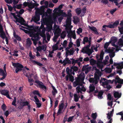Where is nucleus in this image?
<instances>
[{
    "instance_id": "nucleus-1",
    "label": "nucleus",
    "mask_w": 123,
    "mask_h": 123,
    "mask_svg": "<svg viewBox=\"0 0 123 123\" xmlns=\"http://www.w3.org/2000/svg\"><path fill=\"white\" fill-rule=\"evenodd\" d=\"M85 74L84 73H80L77 77H75V81L73 83V86L76 87L78 85H81V83L83 82L85 79Z\"/></svg>"
},
{
    "instance_id": "nucleus-2",
    "label": "nucleus",
    "mask_w": 123,
    "mask_h": 123,
    "mask_svg": "<svg viewBox=\"0 0 123 123\" xmlns=\"http://www.w3.org/2000/svg\"><path fill=\"white\" fill-rule=\"evenodd\" d=\"M12 64L13 66L16 68L15 71L16 73H18V72L21 71L22 70V68H24V67L22 64L18 62H12Z\"/></svg>"
},
{
    "instance_id": "nucleus-3",
    "label": "nucleus",
    "mask_w": 123,
    "mask_h": 123,
    "mask_svg": "<svg viewBox=\"0 0 123 123\" xmlns=\"http://www.w3.org/2000/svg\"><path fill=\"white\" fill-rule=\"evenodd\" d=\"M90 46V45H89L88 44L86 46L84 47L81 50V52L84 53L85 52L88 55H90L92 53L91 50L89 49Z\"/></svg>"
},
{
    "instance_id": "nucleus-4",
    "label": "nucleus",
    "mask_w": 123,
    "mask_h": 123,
    "mask_svg": "<svg viewBox=\"0 0 123 123\" xmlns=\"http://www.w3.org/2000/svg\"><path fill=\"white\" fill-rule=\"evenodd\" d=\"M45 6H40V8L35 7V9L36 10V12L39 13L40 15H42L44 13L45 11V8H44Z\"/></svg>"
},
{
    "instance_id": "nucleus-5",
    "label": "nucleus",
    "mask_w": 123,
    "mask_h": 123,
    "mask_svg": "<svg viewBox=\"0 0 123 123\" xmlns=\"http://www.w3.org/2000/svg\"><path fill=\"white\" fill-rule=\"evenodd\" d=\"M68 31H69V32L71 33V35H70L69 34H68V37H70V40H71V38L72 37L74 39H76V35L75 33H73L72 31H71V28H67V29L66 31L68 33Z\"/></svg>"
},
{
    "instance_id": "nucleus-6",
    "label": "nucleus",
    "mask_w": 123,
    "mask_h": 123,
    "mask_svg": "<svg viewBox=\"0 0 123 123\" xmlns=\"http://www.w3.org/2000/svg\"><path fill=\"white\" fill-rule=\"evenodd\" d=\"M61 29H59V30H55L54 33V41L55 42L56 41V39L60 36L61 32Z\"/></svg>"
},
{
    "instance_id": "nucleus-7",
    "label": "nucleus",
    "mask_w": 123,
    "mask_h": 123,
    "mask_svg": "<svg viewBox=\"0 0 123 123\" xmlns=\"http://www.w3.org/2000/svg\"><path fill=\"white\" fill-rule=\"evenodd\" d=\"M113 65L114 66H117L116 68L118 69L121 70L123 68V61L119 63L114 62L113 64Z\"/></svg>"
},
{
    "instance_id": "nucleus-8",
    "label": "nucleus",
    "mask_w": 123,
    "mask_h": 123,
    "mask_svg": "<svg viewBox=\"0 0 123 123\" xmlns=\"http://www.w3.org/2000/svg\"><path fill=\"white\" fill-rule=\"evenodd\" d=\"M35 82L38 85L40 88L42 89H44L45 90L47 88L43 84V83L42 82L39 80H36Z\"/></svg>"
},
{
    "instance_id": "nucleus-9",
    "label": "nucleus",
    "mask_w": 123,
    "mask_h": 123,
    "mask_svg": "<svg viewBox=\"0 0 123 123\" xmlns=\"http://www.w3.org/2000/svg\"><path fill=\"white\" fill-rule=\"evenodd\" d=\"M119 22L118 21L116 20L115 21L112 25L110 24L108 25V26L109 28H114L115 27H117L118 25L119 24Z\"/></svg>"
},
{
    "instance_id": "nucleus-10",
    "label": "nucleus",
    "mask_w": 123,
    "mask_h": 123,
    "mask_svg": "<svg viewBox=\"0 0 123 123\" xmlns=\"http://www.w3.org/2000/svg\"><path fill=\"white\" fill-rule=\"evenodd\" d=\"M40 15L39 13L36 12L35 16L34 17L33 19L32 18V19L35 22L39 21L40 19Z\"/></svg>"
},
{
    "instance_id": "nucleus-11",
    "label": "nucleus",
    "mask_w": 123,
    "mask_h": 123,
    "mask_svg": "<svg viewBox=\"0 0 123 123\" xmlns=\"http://www.w3.org/2000/svg\"><path fill=\"white\" fill-rule=\"evenodd\" d=\"M91 67H87L86 66H83L82 68V71H85V73L87 74L91 70Z\"/></svg>"
},
{
    "instance_id": "nucleus-12",
    "label": "nucleus",
    "mask_w": 123,
    "mask_h": 123,
    "mask_svg": "<svg viewBox=\"0 0 123 123\" xmlns=\"http://www.w3.org/2000/svg\"><path fill=\"white\" fill-rule=\"evenodd\" d=\"M17 22H19L22 25L25 26H26L27 25V24L25 23L26 22L22 17H20V18H19V19Z\"/></svg>"
},
{
    "instance_id": "nucleus-13",
    "label": "nucleus",
    "mask_w": 123,
    "mask_h": 123,
    "mask_svg": "<svg viewBox=\"0 0 123 123\" xmlns=\"http://www.w3.org/2000/svg\"><path fill=\"white\" fill-rule=\"evenodd\" d=\"M64 107V104L63 103H61L59 104V108L57 113V116L59 115L61 113V111L63 109Z\"/></svg>"
},
{
    "instance_id": "nucleus-14",
    "label": "nucleus",
    "mask_w": 123,
    "mask_h": 123,
    "mask_svg": "<svg viewBox=\"0 0 123 123\" xmlns=\"http://www.w3.org/2000/svg\"><path fill=\"white\" fill-rule=\"evenodd\" d=\"M63 65L65 66L67 64H70L71 63V61L68 57H66L65 59L63 61Z\"/></svg>"
},
{
    "instance_id": "nucleus-15",
    "label": "nucleus",
    "mask_w": 123,
    "mask_h": 123,
    "mask_svg": "<svg viewBox=\"0 0 123 123\" xmlns=\"http://www.w3.org/2000/svg\"><path fill=\"white\" fill-rule=\"evenodd\" d=\"M0 31V37L3 39H4L6 37V34L3 31V28L1 29Z\"/></svg>"
},
{
    "instance_id": "nucleus-16",
    "label": "nucleus",
    "mask_w": 123,
    "mask_h": 123,
    "mask_svg": "<svg viewBox=\"0 0 123 123\" xmlns=\"http://www.w3.org/2000/svg\"><path fill=\"white\" fill-rule=\"evenodd\" d=\"M51 87L52 89V95L54 96L55 97L56 94L57 93V91L55 88V87L53 86V85L51 84Z\"/></svg>"
},
{
    "instance_id": "nucleus-17",
    "label": "nucleus",
    "mask_w": 123,
    "mask_h": 123,
    "mask_svg": "<svg viewBox=\"0 0 123 123\" xmlns=\"http://www.w3.org/2000/svg\"><path fill=\"white\" fill-rule=\"evenodd\" d=\"M89 28L92 31H93L96 35H98L99 33L97 31V29L94 26L91 27L90 26H88Z\"/></svg>"
},
{
    "instance_id": "nucleus-18",
    "label": "nucleus",
    "mask_w": 123,
    "mask_h": 123,
    "mask_svg": "<svg viewBox=\"0 0 123 123\" xmlns=\"http://www.w3.org/2000/svg\"><path fill=\"white\" fill-rule=\"evenodd\" d=\"M13 35L14 37L17 40L20 41L21 40V37L18 36V35L16 34V32L15 31H14L13 33Z\"/></svg>"
},
{
    "instance_id": "nucleus-19",
    "label": "nucleus",
    "mask_w": 123,
    "mask_h": 123,
    "mask_svg": "<svg viewBox=\"0 0 123 123\" xmlns=\"http://www.w3.org/2000/svg\"><path fill=\"white\" fill-rule=\"evenodd\" d=\"M89 93H90L94 91L95 89V87L93 84L90 85L89 87Z\"/></svg>"
},
{
    "instance_id": "nucleus-20",
    "label": "nucleus",
    "mask_w": 123,
    "mask_h": 123,
    "mask_svg": "<svg viewBox=\"0 0 123 123\" xmlns=\"http://www.w3.org/2000/svg\"><path fill=\"white\" fill-rule=\"evenodd\" d=\"M66 81H68V78H69V80L70 81L73 82L74 80V77L73 76L71 75V74L69 75L68 76V79H67V76H66Z\"/></svg>"
},
{
    "instance_id": "nucleus-21",
    "label": "nucleus",
    "mask_w": 123,
    "mask_h": 123,
    "mask_svg": "<svg viewBox=\"0 0 123 123\" xmlns=\"http://www.w3.org/2000/svg\"><path fill=\"white\" fill-rule=\"evenodd\" d=\"M32 42L30 38H28L26 39V46L29 47L32 44Z\"/></svg>"
},
{
    "instance_id": "nucleus-22",
    "label": "nucleus",
    "mask_w": 123,
    "mask_h": 123,
    "mask_svg": "<svg viewBox=\"0 0 123 123\" xmlns=\"http://www.w3.org/2000/svg\"><path fill=\"white\" fill-rule=\"evenodd\" d=\"M114 96L115 98H119L121 97V95L118 92H115L114 93Z\"/></svg>"
},
{
    "instance_id": "nucleus-23",
    "label": "nucleus",
    "mask_w": 123,
    "mask_h": 123,
    "mask_svg": "<svg viewBox=\"0 0 123 123\" xmlns=\"http://www.w3.org/2000/svg\"><path fill=\"white\" fill-rule=\"evenodd\" d=\"M118 44L120 48L123 46V40L121 39H120L118 42Z\"/></svg>"
},
{
    "instance_id": "nucleus-24",
    "label": "nucleus",
    "mask_w": 123,
    "mask_h": 123,
    "mask_svg": "<svg viewBox=\"0 0 123 123\" xmlns=\"http://www.w3.org/2000/svg\"><path fill=\"white\" fill-rule=\"evenodd\" d=\"M71 68V71L72 72V70H73V71H75V72H76L78 70V68L76 66H73L72 67H70Z\"/></svg>"
},
{
    "instance_id": "nucleus-25",
    "label": "nucleus",
    "mask_w": 123,
    "mask_h": 123,
    "mask_svg": "<svg viewBox=\"0 0 123 123\" xmlns=\"http://www.w3.org/2000/svg\"><path fill=\"white\" fill-rule=\"evenodd\" d=\"M1 92L2 95L6 96L9 93V91L7 90H1Z\"/></svg>"
},
{
    "instance_id": "nucleus-26",
    "label": "nucleus",
    "mask_w": 123,
    "mask_h": 123,
    "mask_svg": "<svg viewBox=\"0 0 123 123\" xmlns=\"http://www.w3.org/2000/svg\"><path fill=\"white\" fill-rule=\"evenodd\" d=\"M31 62L34 64H36L40 66H42L43 65L42 63L35 60H31Z\"/></svg>"
},
{
    "instance_id": "nucleus-27",
    "label": "nucleus",
    "mask_w": 123,
    "mask_h": 123,
    "mask_svg": "<svg viewBox=\"0 0 123 123\" xmlns=\"http://www.w3.org/2000/svg\"><path fill=\"white\" fill-rule=\"evenodd\" d=\"M103 93V91H100L98 92V97L99 99H101L103 98V97L102 96Z\"/></svg>"
},
{
    "instance_id": "nucleus-28",
    "label": "nucleus",
    "mask_w": 123,
    "mask_h": 123,
    "mask_svg": "<svg viewBox=\"0 0 123 123\" xmlns=\"http://www.w3.org/2000/svg\"><path fill=\"white\" fill-rule=\"evenodd\" d=\"M71 18L67 17V18L66 20V22L67 25H70L71 24Z\"/></svg>"
},
{
    "instance_id": "nucleus-29",
    "label": "nucleus",
    "mask_w": 123,
    "mask_h": 123,
    "mask_svg": "<svg viewBox=\"0 0 123 123\" xmlns=\"http://www.w3.org/2000/svg\"><path fill=\"white\" fill-rule=\"evenodd\" d=\"M66 73L67 74V75L66 76H67V79H68V76L69 75L71 74H70V72H71V68H70V69L69 67H67L66 68Z\"/></svg>"
},
{
    "instance_id": "nucleus-30",
    "label": "nucleus",
    "mask_w": 123,
    "mask_h": 123,
    "mask_svg": "<svg viewBox=\"0 0 123 123\" xmlns=\"http://www.w3.org/2000/svg\"><path fill=\"white\" fill-rule=\"evenodd\" d=\"M39 34L38 33H37V35H36V36H34L35 37H34L33 39L37 41H39L41 38V37H39Z\"/></svg>"
},
{
    "instance_id": "nucleus-31",
    "label": "nucleus",
    "mask_w": 123,
    "mask_h": 123,
    "mask_svg": "<svg viewBox=\"0 0 123 123\" xmlns=\"http://www.w3.org/2000/svg\"><path fill=\"white\" fill-rule=\"evenodd\" d=\"M115 79L116 80H118V82L119 83L123 84V79H121L118 76H116Z\"/></svg>"
},
{
    "instance_id": "nucleus-32",
    "label": "nucleus",
    "mask_w": 123,
    "mask_h": 123,
    "mask_svg": "<svg viewBox=\"0 0 123 123\" xmlns=\"http://www.w3.org/2000/svg\"><path fill=\"white\" fill-rule=\"evenodd\" d=\"M104 54V53L103 51H102L100 55V58L98 60H100V62H102V60L103 59V57Z\"/></svg>"
},
{
    "instance_id": "nucleus-33",
    "label": "nucleus",
    "mask_w": 123,
    "mask_h": 123,
    "mask_svg": "<svg viewBox=\"0 0 123 123\" xmlns=\"http://www.w3.org/2000/svg\"><path fill=\"white\" fill-rule=\"evenodd\" d=\"M32 93L34 95H38L39 97H41L42 95L39 93V91L38 90H35L32 92Z\"/></svg>"
},
{
    "instance_id": "nucleus-34",
    "label": "nucleus",
    "mask_w": 123,
    "mask_h": 123,
    "mask_svg": "<svg viewBox=\"0 0 123 123\" xmlns=\"http://www.w3.org/2000/svg\"><path fill=\"white\" fill-rule=\"evenodd\" d=\"M89 41L88 37H84L83 39V43L85 44L86 43L88 42Z\"/></svg>"
},
{
    "instance_id": "nucleus-35",
    "label": "nucleus",
    "mask_w": 123,
    "mask_h": 123,
    "mask_svg": "<svg viewBox=\"0 0 123 123\" xmlns=\"http://www.w3.org/2000/svg\"><path fill=\"white\" fill-rule=\"evenodd\" d=\"M111 41L110 42L114 43L116 42L117 40V38L115 37H112L111 38Z\"/></svg>"
},
{
    "instance_id": "nucleus-36",
    "label": "nucleus",
    "mask_w": 123,
    "mask_h": 123,
    "mask_svg": "<svg viewBox=\"0 0 123 123\" xmlns=\"http://www.w3.org/2000/svg\"><path fill=\"white\" fill-rule=\"evenodd\" d=\"M74 99L75 101L76 102H78L79 99V97L76 94H75L74 95Z\"/></svg>"
},
{
    "instance_id": "nucleus-37",
    "label": "nucleus",
    "mask_w": 123,
    "mask_h": 123,
    "mask_svg": "<svg viewBox=\"0 0 123 123\" xmlns=\"http://www.w3.org/2000/svg\"><path fill=\"white\" fill-rule=\"evenodd\" d=\"M81 10L80 8H77L75 10L76 13L78 15H79L81 12Z\"/></svg>"
},
{
    "instance_id": "nucleus-38",
    "label": "nucleus",
    "mask_w": 123,
    "mask_h": 123,
    "mask_svg": "<svg viewBox=\"0 0 123 123\" xmlns=\"http://www.w3.org/2000/svg\"><path fill=\"white\" fill-rule=\"evenodd\" d=\"M76 91L77 93H82L81 88L80 87V86H78L76 88Z\"/></svg>"
},
{
    "instance_id": "nucleus-39",
    "label": "nucleus",
    "mask_w": 123,
    "mask_h": 123,
    "mask_svg": "<svg viewBox=\"0 0 123 123\" xmlns=\"http://www.w3.org/2000/svg\"><path fill=\"white\" fill-rule=\"evenodd\" d=\"M58 45H56V44H55L53 45L52 47V48L53 49V51L56 50L58 49Z\"/></svg>"
},
{
    "instance_id": "nucleus-40",
    "label": "nucleus",
    "mask_w": 123,
    "mask_h": 123,
    "mask_svg": "<svg viewBox=\"0 0 123 123\" xmlns=\"http://www.w3.org/2000/svg\"><path fill=\"white\" fill-rule=\"evenodd\" d=\"M52 29V27L50 26H47L46 28V31L48 32H49L50 31H51Z\"/></svg>"
},
{
    "instance_id": "nucleus-41",
    "label": "nucleus",
    "mask_w": 123,
    "mask_h": 123,
    "mask_svg": "<svg viewBox=\"0 0 123 123\" xmlns=\"http://www.w3.org/2000/svg\"><path fill=\"white\" fill-rule=\"evenodd\" d=\"M74 23L75 24H77L79 22V18L78 17H76V18H74L73 20Z\"/></svg>"
},
{
    "instance_id": "nucleus-42",
    "label": "nucleus",
    "mask_w": 123,
    "mask_h": 123,
    "mask_svg": "<svg viewBox=\"0 0 123 123\" xmlns=\"http://www.w3.org/2000/svg\"><path fill=\"white\" fill-rule=\"evenodd\" d=\"M71 10H69L67 12V17L71 18L72 16V14L71 13Z\"/></svg>"
},
{
    "instance_id": "nucleus-43",
    "label": "nucleus",
    "mask_w": 123,
    "mask_h": 123,
    "mask_svg": "<svg viewBox=\"0 0 123 123\" xmlns=\"http://www.w3.org/2000/svg\"><path fill=\"white\" fill-rule=\"evenodd\" d=\"M92 117L94 119H96L97 116V114L96 112L95 113H92Z\"/></svg>"
},
{
    "instance_id": "nucleus-44",
    "label": "nucleus",
    "mask_w": 123,
    "mask_h": 123,
    "mask_svg": "<svg viewBox=\"0 0 123 123\" xmlns=\"http://www.w3.org/2000/svg\"><path fill=\"white\" fill-rule=\"evenodd\" d=\"M62 45L63 46L64 48H66L67 45V41L66 40L64 41L63 43V44H62Z\"/></svg>"
},
{
    "instance_id": "nucleus-45",
    "label": "nucleus",
    "mask_w": 123,
    "mask_h": 123,
    "mask_svg": "<svg viewBox=\"0 0 123 123\" xmlns=\"http://www.w3.org/2000/svg\"><path fill=\"white\" fill-rule=\"evenodd\" d=\"M53 28L55 30V31L59 30V29H61L59 28V26L56 25L55 24L54 25Z\"/></svg>"
},
{
    "instance_id": "nucleus-46",
    "label": "nucleus",
    "mask_w": 123,
    "mask_h": 123,
    "mask_svg": "<svg viewBox=\"0 0 123 123\" xmlns=\"http://www.w3.org/2000/svg\"><path fill=\"white\" fill-rule=\"evenodd\" d=\"M25 106L23 105V103H22V101L20 102L19 105L18 107V108L19 109H21L23 107Z\"/></svg>"
},
{
    "instance_id": "nucleus-47",
    "label": "nucleus",
    "mask_w": 123,
    "mask_h": 123,
    "mask_svg": "<svg viewBox=\"0 0 123 123\" xmlns=\"http://www.w3.org/2000/svg\"><path fill=\"white\" fill-rule=\"evenodd\" d=\"M74 48H72L70 49V51L69 50V53L70 55H71L73 54L74 52Z\"/></svg>"
},
{
    "instance_id": "nucleus-48",
    "label": "nucleus",
    "mask_w": 123,
    "mask_h": 123,
    "mask_svg": "<svg viewBox=\"0 0 123 123\" xmlns=\"http://www.w3.org/2000/svg\"><path fill=\"white\" fill-rule=\"evenodd\" d=\"M6 108V105L4 103L1 106V109L4 111H5Z\"/></svg>"
},
{
    "instance_id": "nucleus-49",
    "label": "nucleus",
    "mask_w": 123,
    "mask_h": 123,
    "mask_svg": "<svg viewBox=\"0 0 123 123\" xmlns=\"http://www.w3.org/2000/svg\"><path fill=\"white\" fill-rule=\"evenodd\" d=\"M118 29L119 31L120 32L121 34H123V26H121V27H118Z\"/></svg>"
},
{
    "instance_id": "nucleus-50",
    "label": "nucleus",
    "mask_w": 123,
    "mask_h": 123,
    "mask_svg": "<svg viewBox=\"0 0 123 123\" xmlns=\"http://www.w3.org/2000/svg\"><path fill=\"white\" fill-rule=\"evenodd\" d=\"M75 116H73L72 117H70L68 119L67 122H70L72 121L73 119Z\"/></svg>"
},
{
    "instance_id": "nucleus-51",
    "label": "nucleus",
    "mask_w": 123,
    "mask_h": 123,
    "mask_svg": "<svg viewBox=\"0 0 123 123\" xmlns=\"http://www.w3.org/2000/svg\"><path fill=\"white\" fill-rule=\"evenodd\" d=\"M108 25H104L103 26V28L102 29V30L104 31H105L106 32L107 31V30H106V27H108Z\"/></svg>"
},
{
    "instance_id": "nucleus-52",
    "label": "nucleus",
    "mask_w": 123,
    "mask_h": 123,
    "mask_svg": "<svg viewBox=\"0 0 123 123\" xmlns=\"http://www.w3.org/2000/svg\"><path fill=\"white\" fill-rule=\"evenodd\" d=\"M117 10L116 8L111 9L110 11V12L111 14L113 15Z\"/></svg>"
},
{
    "instance_id": "nucleus-53",
    "label": "nucleus",
    "mask_w": 123,
    "mask_h": 123,
    "mask_svg": "<svg viewBox=\"0 0 123 123\" xmlns=\"http://www.w3.org/2000/svg\"><path fill=\"white\" fill-rule=\"evenodd\" d=\"M82 29L81 28H79V29H77V33L78 34H79L80 33H82Z\"/></svg>"
},
{
    "instance_id": "nucleus-54",
    "label": "nucleus",
    "mask_w": 123,
    "mask_h": 123,
    "mask_svg": "<svg viewBox=\"0 0 123 123\" xmlns=\"http://www.w3.org/2000/svg\"><path fill=\"white\" fill-rule=\"evenodd\" d=\"M101 2L104 4H106L108 3V0H102Z\"/></svg>"
},
{
    "instance_id": "nucleus-55",
    "label": "nucleus",
    "mask_w": 123,
    "mask_h": 123,
    "mask_svg": "<svg viewBox=\"0 0 123 123\" xmlns=\"http://www.w3.org/2000/svg\"><path fill=\"white\" fill-rule=\"evenodd\" d=\"M16 97H15L14 98V99L13 100V101L12 102V104L14 106H16Z\"/></svg>"
},
{
    "instance_id": "nucleus-56",
    "label": "nucleus",
    "mask_w": 123,
    "mask_h": 123,
    "mask_svg": "<svg viewBox=\"0 0 123 123\" xmlns=\"http://www.w3.org/2000/svg\"><path fill=\"white\" fill-rule=\"evenodd\" d=\"M110 44L109 42H106L104 46V48L105 49H107L108 46Z\"/></svg>"
},
{
    "instance_id": "nucleus-57",
    "label": "nucleus",
    "mask_w": 123,
    "mask_h": 123,
    "mask_svg": "<svg viewBox=\"0 0 123 123\" xmlns=\"http://www.w3.org/2000/svg\"><path fill=\"white\" fill-rule=\"evenodd\" d=\"M76 45L78 47H79L80 46V42L78 39L76 40Z\"/></svg>"
},
{
    "instance_id": "nucleus-58",
    "label": "nucleus",
    "mask_w": 123,
    "mask_h": 123,
    "mask_svg": "<svg viewBox=\"0 0 123 123\" xmlns=\"http://www.w3.org/2000/svg\"><path fill=\"white\" fill-rule=\"evenodd\" d=\"M29 56L30 57V59H34L35 58V55H32L31 52H30Z\"/></svg>"
},
{
    "instance_id": "nucleus-59",
    "label": "nucleus",
    "mask_w": 123,
    "mask_h": 123,
    "mask_svg": "<svg viewBox=\"0 0 123 123\" xmlns=\"http://www.w3.org/2000/svg\"><path fill=\"white\" fill-rule=\"evenodd\" d=\"M7 5L8 6V10L11 12H12V7L11 6H9L8 4H7Z\"/></svg>"
},
{
    "instance_id": "nucleus-60",
    "label": "nucleus",
    "mask_w": 123,
    "mask_h": 123,
    "mask_svg": "<svg viewBox=\"0 0 123 123\" xmlns=\"http://www.w3.org/2000/svg\"><path fill=\"white\" fill-rule=\"evenodd\" d=\"M67 115H65V117H64L63 120V123H65L66 121H67Z\"/></svg>"
},
{
    "instance_id": "nucleus-61",
    "label": "nucleus",
    "mask_w": 123,
    "mask_h": 123,
    "mask_svg": "<svg viewBox=\"0 0 123 123\" xmlns=\"http://www.w3.org/2000/svg\"><path fill=\"white\" fill-rule=\"evenodd\" d=\"M108 81V80H107L104 82H103V86H106L108 85L109 83Z\"/></svg>"
},
{
    "instance_id": "nucleus-62",
    "label": "nucleus",
    "mask_w": 123,
    "mask_h": 123,
    "mask_svg": "<svg viewBox=\"0 0 123 123\" xmlns=\"http://www.w3.org/2000/svg\"><path fill=\"white\" fill-rule=\"evenodd\" d=\"M44 4H45V5H43V6H45L44 8H47L48 5V1H45Z\"/></svg>"
},
{
    "instance_id": "nucleus-63",
    "label": "nucleus",
    "mask_w": 123,
    "mask_h": 123,
    "mask_svg": "<svg viewBox=\"0 0 123 123\" xmlns=\"http://www.w3.org/2000/svg\"><path fill=\"white\" fill-rule=\"evenodd\" d=\"M109 56L110 58H112V57H113L115 56V53L114 52L111 53L109 54Z\"/></svg>"
},
{
    "instance_id": "nucleus-64",
    "label": "nucleus",
    "mask_w": 123,
    "mask_h": 123,
    "mask_svg": "<svg viewBox=\"0 0 123 123\" xmlns=\"http://www.w3.org/2000/svg\"><path fill=\"white\" fill-rule=\"evenodd\" d=\"M70 40V42L69 43V44L68 45V46L70 47V48H71L73 46V43L72 42L71 40Z\"/></svg>"
}]
</instances>
